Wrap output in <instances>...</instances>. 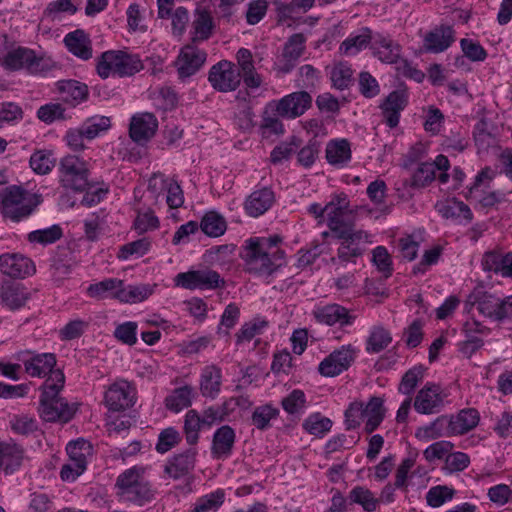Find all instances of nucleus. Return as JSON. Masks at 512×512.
I'll list each match as a JSON object with an SVG mask.
<instances>
[{"mask_svg": "<svg viewBox=\"0 0 512 512\" xmlns=\"http://www.w3.org/2000/svg\"><path fill=\"white\" fill-rule=\"evenodd\" d=\"M392 342V335L383 326H374L366 340L368 353H379L386 349Z\"/></svg>", "mask_w": 512, "mask_h": 512, "instance_id": "40", "label": "nucleus"}, {"mask_svg": "<svg viewBox=\"0 0 512 512\" xmlns=\"http://www.w3.org/2000/svg\"><path fill=\"white\" fill-rule=\"evenodd\" d=\"M306 38L302 33L290 36L284 45L282 56L285 64L281 67L282 72L288 73L295 65V62L302 56L305 49Z\"/></svg>", "mask_w": 512, "mask_h": 512, "instance_id": "33", "label": "nucleus"}, {"mask_svg": "<svg viewBox=\"0 0 512 512\" xmlns=\"http://www.w3.org/2000/svg\"><path fill=\"white\" fill-rule=\"evenodd\" d=\"M355 358V349L351 345L335 350L319 364V372L326 377H334L347 370Z\"/></svg>", "mask_w": 512, "mask_h": 512, "instance_id": "15", "label": "nucleus"}, {"mask_svg": "<svg viewBox=\"0 0 512 512\" xmlns=\"http://www.w3.org/2000/svg\"><path fill=\"white\" fill-rule=\"evenodd\" d=\"M436 178L434 165L424 162L418 165L410 179L400 180L397 185V191L401 197L410 198L413 196V190L424 188L430 185Z\"/></svg>", "mask_w": 512, "mask_h": 512, "instance_id": "14", "label": "nucleus"}, {"mask_svg": "<svg viewBox=\"0 0 512 512\" xmlns=\"http://www.w3.org/2000/svg\"><path fill=\"white\" fill-rule=\"evenodd\" d=\"M115 489L121 501L138 506L153 501L156 496V490L146 476V468L142 466H133L120 473Z\"/></svg>", "mask_w": 512, "mask_h": 512, "instance_id": "3", "label": "nucleus"}, {"mask_svg": "<svg viewBox=\"0 0 512 512\" xmlns=\"http://www.w3.org/2000/svg\"><path fill=\"white\" fill-rule=\"evenodd\" d=\"M222 372L216 365L206 366L201 374L200 391L203 396L215 398L221 388Z\"/></svg>", "mask_w": 512, "mask_h": 512, "instance_id": "35", "label": "nucleus"}, {"mask_svg": "<svg viewBox=\"0 0 512 512\" xmlns=\"http://www.w3.org/2000/svg\"><path fill=\"white\" fill-rule=\"evenodd\" d=\"M443 403L444 395L440 386L428 383L418 391L414 400V408L421 414H433L440 411Z\"/></svg>", "mask_w": 512, "mask_h": 512, "instance_id": "18", "label": "nucleus"}, {"mask_svg": "<svg viewBox=\"0 0 512 512\" xmlns=\"http://www.w3.org/2000/svg\"><path fill=\"white\" fill-rule=\"evenodd\" d=\"M180 440V434L176 429L172 427L166 428L159 434L156 450L159 453H166L175 447Z\"/></svg>", "mask_w": 512, "mask_h": 512, "instance_id": "60", "label": "nucleus"}, {"mask_svg": "<svg viewBox=\"0 0 512 512\" xmlns=\"http://www.w3.org/2000/svg\"><path fill=\"white\" fill-rule=\"evenodd\" d=\"M200 415L195 410H189L185 415L184 432L189 445H195L199 439V431L203 426Z\"/></svg>", "mask_w": 512, "mask_h": 512, "instance_id": "51", "label": "nucleus"}, {"mask_svg": "<svg viewBox=\"0 0 512 512\" xmlns=\"http://www.w3.org/2000/svg\"><path fill=\"white\" fill-rule=\"evenodd\" d=\"M313 316L318 323L329 326L339 324L340 326L350 325L355 320V316L349 313V310L339 304H329L318 307L313 311Z\"/></svg>", "mask_w": 512, "mask_h": 512, "instance_id": "22", "label": "nucleus"}, {"mask_svg": "<svg viewBox=\"0 0 512 512\" xmlns=\"http://www.w3.org/2000/svg\"><path fill=\"white\" fill-rule=\"evenodd\" d=\"M25 372L31 377H45L51 375L57 369L56 357L52 353L35 354L27 360H24Z\"/></svg>", "mask_w": 512, "mask_h": 512, "instance_id": "30", "label": "nucleus"}, {"mask_svg": "<svg viewBox=\"0 0 512 512\" xmlns=\"http://www.w3.org/2000/svg\"><path fill=\"white\" fill-rule=\"evenodd\" d=\"M63 235L62 229L59 225H52L45 229H39L30 232L27 235V240L30 243H38L41 245H48L58 241Z\"/></svg>", "mask_w": 512, "mask_h": 512, "instance_id": "49", "label": "nucleus"}, {"mask_svg": "<svg viewBox=\"0 0 512 512\" xmlns=\"http://www.w3.org/2000/svg\"><path fill=\"white\" fill-rule=\"evenodd\" d=\"M192 402V388L183 386L177 388L173 393L166 398V407L174 412H179L184 408L191 405Z\"/></svg>", "mask_w": 512, "mask_h": 512, "instance_id": "48", "label": "nucleus"}, {"mask_svg": "<svg viewBox=\"0 0 512 512\" xmlns=\"http://www.w3.org/2000/svg\"><path fill=\"white\" fill-rule=\"evenodd\" d=\"M152 294V289L147 285H130L128 287H120L114 293V298L121 302L137 303L147 299Z\"/></svg>", "mask_w": 512, "mask_h": 512, "instance_id": "41", "label": "nucleus"}, {"mask_svg": "<svg viewBox=\"0 0 512 512\" xmlns=\"http://www.w3.org/2000/svg\"><path fill=\"white\" fill-rule=\"evenodd\" d=\"M350 143L346 139L332 140L326 147V159L329 164L342 167L351 160Z\"/></svg>", "mask_w": 512, "mask_h": 512, "instance_id": "36", "label": "nucleus"}, {"mask_svg": "<svg viewBox=\"0 0 512 512\" xmlns=\"http://www.w3.org/2000/svg\"><path fill=\"white\" fill-rule=\"evenodd\" d=\"M151 248V241L148 237H143L136 241H132L122 245L117 254L118 259L127 260L131 256L142 257Z\"/></svg>", "mask_w": 512, "mask_h": 512, "instance_id": "50", "label": "nucleus"}, {"mask_svg": "<svg viewBox=\"0 0 512 512\" xmlns=\"http://www.w3.org/2000/svg\"><path fill=\"white\" fill-rule=\"evenodd\" d=\"M306 398L303 391L295 389L282 400L283 409L289 414H295L305 407Z\"/></svg>", "mask_w": 512, "mask_h": 512, "instance_id": "63", "label": "nucleus"}, {"mask_svg": "<svg viewBox=\"0 0 512 512\" xmlns=\"http://www.w3.org/2000/svg\"><path fill=\"white\" fill-rule=\"evenodd\" d=\"M60 182L63 187L83 192L89 187V169L86 161L76 155H66L59 164Z\"/></svg>", "mask_w": 512, "mask_h": 512, "instance_id": "6", "label": "nucleus"}, {"mask_svg": "<svg viewBox=\"0 0 512 512\" xmlns=\"http://www.w3.org/2000/svg\"><path fill=\"white\" fill-rule=\"evenodd\" d=\"M479 420L478 411L474 408H467L455 415L438 417L430 425L420 428L417 435L423 433L424 436L431 439L463 435L474 429Z\"/></svg>", "mask_w": 512, "mask_h": 512, "instance_id": "5", "label": "nucleus"}, {"mask_svg": "<svg viewBox=\"0 0 512 512\" xmlns=\"http://www.w3.org/2000/svg\"><path fill=\"white\" fill-rule=\"evenodd\" d=\"M25 459L24 448L13 440L0 441V470L6 474L18 470Z\"/></svg>", "mask_w": 512, "mask_h": 512, "instance_id": "24", "label": "nucleus"}, {"mask_svg": "<svg viewBox=\"0 0 512 512\" xmlns=\"http://www.w3.org/2000/svg\"><path fill=\"white\" fill-rule=\"evenodd\" d=\"M134 387L126 380L111 384L105 392V404L109 410L119 412L132 407L135 403Z\"/></svg>", "mask_w": 512, "mask_h": 512, "instance_id": "11", "label": "nucleus"}, {"mask_svg": "<svg viewBox=\"0 0 512 512\" xmlns=\"http://www.w3.org/2000/svg\"><path fill=\"white\" fill-rule=\"evenodd\" d=\"M268 3L266 0H254L248 4L246 21L250 25L259 23L266 15Z\"/></svg>", "mask_w": 512, "mask_h": 512, "instance_id": "64", "label": "nucleus"}, {"mask_svg": "<svg viewBox=\"0 0 512 512\" xmlns=\"http://www.w3.org/2000/svg\"><path fill=\"white\" fill-rule=\"evenodd\" d=\"M407 105V95L404 90L391 92L381 105L385 123L394 128L399 123L400 112Z\"/></svg>", "mask_w": 512, "mask_h": 512, "instance_id": "25", "label": "nucleus"}, {"mask_svg": "<svg viewBox=\"0 0 512 512\" xmlns=\"http://www.w3.org/2000/svg\"><path fill=\"white\" fill-rule=\"evenodd\" d=\"M500 298L485 291H474L466 302L468 312L476 310L479 315L495 322H500Z\"/></svg>", "mask_w": 512, "mask_h": 512, "instance_id": "12", "label": "nucleus"}, {"mask_svg": "<svg viewBox=\"0 0 512 512\" xmlns=\"http://www.w3.org/2000/svg\"><path fill=\"white\" fill-rule=\"evenodd\" d=\"M0 271L11 278H25L35 272V266L22 254L6 253L0 256Z\"/></svg>", "mask_w": 512, "mask_h": 512, "instance_id": "19", "label": "nucleus"}, {"mask_svg": "<svg viewBox=\"0 0 512 512\" xmlns=\"http://www.w3.org/2000/svg\"><path fill=\"white\" fill-rule=\"evenodd\" d=\"M133 226L139 234H143L149 230L157 229L159 219L152 210L148 209L137 214Z\"/></svg>", "mask_w": 512, "mask_h": 512, "instance_id": "59", "label": "nucleus"}, {"mask_svg": "<svg viewBox=\"0 0 512 512\" xmlns=\"http://www.w3.org/2000/svg\"><path fill=\"white\" fill-rule=\"evenodd\" d=\"M455 41V30L451 25L441 24L428 31L423 38V49L429 53H441Z\"/></svg>", "mask_w": 512, "mask_h": 512, "instance_id": "17", "label": "nucleus"}, {"mask_svg": "<svg viewBox=\"0 0 512 512\" xmlns=\"http://www.w3.org/2000/svg\"><path fill=\"white\" fill-rule=\"evenodd\" d=\"M386 409L381 397H371L364 406V418H366L365 431L370 434L378 428L385 417Z\"/></svg>", "mask_w": 512, "mask_h": 512, "instance_id": "37", "label": "nucleus"}, {"mask_svg": "<svg viewBox=\"0 0 512 512\" xmlns=\"http://www.w3.org/2000/svg\"><path fill=\"white\" fill-rule=\"evenodd\" d=\"M350 499L353 502L360 504L363 509L368 512L376 510L377 504L379 502V500L374 497L373 493L369 489L361 486H357L351 490Z\"/></svg>", "mask_w": 512, "mask_h": 512, "instance_id": "55", "label": "nucleus"}, {"mask_svg": "<svg viewBox=\"0 0 512 512\" xmlns=\"http://www.w3.org/2000/svg\"><path fill=\"white\" fill-rule=\"evenodd\" d=\"M357 209L350 207V201L345 193L332 196L326 204L327 225L333 234L354 224L350 219Z\"/></svg>", "mask_w": 512, "mask_h": 512, "instance_id": "9", "label": "nucleus"}, {"mask_svg": "<svg viewBox=\"0 0 512 512\" xmlns=\"http://www.w3.org/2000/svg\"><path fill=\"white\" fill-rule=\"evenodd\" d=\"M279 415V410L266 404L257 407L252 414V424L260 430L266 429L270 421Z\"/></svg>", "mask_w": 512, "mask_h": 512, "instance_id": "54", "label": "nucleus"}, {"mask_svg": "<svg viewBox=\"0 0 512 512\" xmlns=\"http://www.w3.org/2000/svg\"><path fill=\"white\" fill-rule=\"evenodd\" d=\"M57 90L64 102L79 104L88 97V87L76 80H62L57 83Z\"/></svg>", "mask_w": 512, "mask_h": 512, "instance_id": "34", "label": "nucleus"}, {"mask_svg": "<svg viewBox=\"0 0 512 512\" xmlns=\"http://www.w3.org/2000/svg\"><path fill=\"white\" fill-rule=\"evenodd\" d=\"M200 227L206 235L218 237L225 233L227 225L222 215L215 211H210L202 218Z\"/></svg>", "mask_w": 512, "mask_h": 512, "instance_id": "43", "label": "nucleus"}, {"mask_svg": "<svg viewBox=\"0 0 512 512\" xmlns=\"http://www.w3.org/2000/svg\"><path fill=\"white\" fill-rule=\"evenodd\" d=\"M303 427L312 435L322 436L331 429L332 422L329 418L323 417L320 414H313L304 421Z\"/></svg>", "mask_w": 512, "mask_h": 512, "instance_id": "56", "label": "nucleus"}, {"mask_svg": "<svg viewBox=\"0 0 512 512\" xmlns=\"http://www.w3.org/2000/svg\"><path fill=\"white\" fill-rule=\"evenodd\" d=\"M435 208L445 219H452L459 223H470L473 219V213L469 206L456 198L437 202Z\"/></svg>", "mask_w": 512, "mask_h": 512, "instance_id": "27", "label": "nucleus"}, {"mask_svg": "<svg viewBox=\"0 0 512 512\" xmlns=\"http://www.w3.org/2000/svg\"><path fill=\"white\" fill-rule=\"evenodd\" d=\"M68 460L87 465V459L92 455L91 444L84 440L78 439L70 442L67 447Z\"/></svg>", "mask_w": 512, "mask_h": 512, "instance_id": "52", "label": "nucleus"}, {"mask_svg": "<svg viewBox=\"0 0 512 512\" xmlns=\"http://www.w3.org/2000/svg\"><path fill=\"white\" fill-rule=\"evenodd\" d=\"M312 106V96L307 91L290 93L277 101L275 110L283 118L295 119Z\"/></svg>", "mask_w": 512, "mask_h": 512, "instance_id": "13", "label": "nucleus"}, {"mask_svg": "<svg viewBox=\"0 0 512 512\" xmlns=\"http://www.w3.org/2000/svg\"><path fill=\"white\" fill-rule=\"evenodd\" d=\"M341 240L337 257L342 262H354L365 251V245L370 243L369 234L364 230H355L354 224L334 234Z\"/></svg>", "mask_w": 512, "mask_h": 512, "instance_id": "7", "label": "nucleus"}, {"mask_svg": "<svg viewBox=\"0 0 512 512\" xmlns=\"http://www.w3.org/2000/svg\"><path fill=\"white\" fill-rule=\"evenodd\" d=\"M30 297L31 294L27 288L19 283H6L0 287L1 304L10 310L25 306Z\"/></svg>", "mask_w": 512, "mask_h": 512, "instance_id": "28", "label": "nucleus"}, {"mask_svg": "<svg viewBox=\"0 0 512 512\" xmlns=\"http://www.w3.org/2000/svg\"><path fill=\"white\" fill-rule=\"evenodd\" d=\"M174 281L176 286L188 290H214L225 286L224 278L217 271L210 268L179 273Z\"/></svg>", "mask_w": 512, "mask_h": 512, "instance_id": "8", "label": "nucleus"}, {"mask_svg": "<svg viewBox=\"0 0 512 512\" xmlns=\"http://www.w3.org/2000/svg\"><path fill=\"white\" fill-rule=\"evenodd\" d=\"M121 286H123V281L109 278L99 283L91 284L87 288V293L90 297L96 299H103L109 296L114 298L115 291H117Z\"/></svg>", "mask_w": 512, "mask_h": 512, "instance_id": "46", "label": "nucleus"}, {"mask_svg": "<svg viewBox=\"0 0 512 512\" xmlns=\"http://www.w3.org/2000/svg\"><path fill=\"white\" fill-rule=\"evenodd\" d=\"M274 203V193L269 188L252 192L245 201V211L252 217L264 214Z\"/></svg>", "mask_w": 512, "mask_h": 512, "instance_id": "31", "label": "nucleus"}, {"mask_svg": "<svg viewBox=\"0 0 512 512\" xmlns=\"http://www.w3.org/2000/svg\"><path fill=\"white\" fill-rule=\"evenodd\" d=\"M64 43L69 52L82 60H88L92 57V43L89 36L81 29L68 33L64 38Z\"/></svg>", "mask_w": 512, "mask_h": 512, "instance_id": "32", "label": "nucleus"}, {"mask_svg": "<svg viewBox=\"0 0 512 512\" xmlns=\"http://www.w3.org/2000/svg\"><path fill=\"white\" fill-rule=\"evenodd\" d=\"M456 494V490L447 485H437L431 487L426 494L427 505L433 508L440 507L446 502L451 501Z\"/></svg>", "mask_w": 512, "mask_h": 512, "instance_id": "47", "label": "nucleus"}, {"mask_svg": "<svg viewBox=\"0 0 512 512\" xmlns=\"http://www.w3.org/2000/svg\"><path fill=\"white\" fill-rule=\"evenodd\" d=\"M423 379V370L421 367H413L402 377L398 390L402 394H411L419 382Z\"/></svg>", "mask_w": 512, "mask_h": 512, "instance_id": "58", "label": "nucleus"}, {"mask_svg": "<svg viewBox=\"0 0 512 512\" xmlns=\"http://www.w3.org/2000/svg\"><path fill=\"white\" fill-rule=\"evenodd\" d=\"M197 450L189 448L175 455L164 467V473L174 480L188 476L195 468Z\"/></svg>", "mask_w": 512, "mask_h": 512, "instance_id": "21", "label": "nucleus"}, {"mask_svg": "<svg viewBox=\"0 0 512 512\" xmlns=\"http://www.w3.org/2000/svg\"><path fill=\"white\" fill-rule=\"evenodd\" d=\"M41 202L40 195L22 186H7L0 191V214L4 220L20 223L28 219Z\"/></svg>", "mask_w": 512, "mask_h": 512, "instance_id": "4", "label": "nucleus"}, {"mask_svg": "<svg viewBox=\"0 0 512 512\" xmlns=\"http://www.w3.org/2000/svg\"><path fill=\"white\" fill-rule=\"evenodd\" d=\"M280 242L278 235L249 239L243 254L246 270L260 275L272 274L284 262Z\"/></svg>", "mask_w": 512, "mask_h": 512, "instance_id": "1", "label": "nucleus"}, {"mask_svg": "<svg viewBox=\"0 0 512 512\" xmlns=\"http://www.w3.org/2000/svg\"><path fill=\"white\" fill-rule=\"evenodd\" d=\"M137 327V323L132 321L120 324L115 328L114 337L123 344L132 346L137 341Z\"/></svg>", "mask_w": 512, "mask_h": 512, "instance_id": "62", "label": "nucleus"}, {"mask_svg": "<svg viewBox=\"0 0 512 512\" xmlns=\"http://www.w3.org/2000/svg\"><path fill=\"white\" fill-rule=\"evenodd\" d=\"M315 2L316 0H292L290 3H283L275 0L278 21L285 23L287 20L292 19L293 14L296 12L306 13L314 6Z\"/></svg>", "mask_w": 512, "mask_h": 512, "instance_id": "39", "label": "nucleus"}, {"mask_svg": "<svg viewBox=\"0 0 512 512\" xmlns=\"http://www.w3.org/2000/svg\"><path fill=\"white\" fill-rule=\"evenodd\" d=\"M224 498L222 490L208 493L198 498L189 512H216L224 503Z\"/></svg>", "mask_w": 512, "mask_h": 512, "instance_id": "42", "label": "nucleus"}, {"mask_svg": "<svg viewBox=\"0 0 512 512\" xmlns=\"http://www.w3.org/2000/svg\"><path fill=\"white\" fill-rule=\"evenodd\" d=\"M158 127L156 117L151 113H142L132 117L129 134L137 143L147 142L154 136Z\"/></svg>", "mask_w": 512, "mask_h": 512, "instance_id": "23", "label": "nucleus"}, {"mask_svg": "<svg viewBox=\"0 0 512 512\" xmlns=\"http://www.w3.org/2000/svg\"><path fill=\"white\" fill-rule=\"evenodd\" d=\"M207 54L193 45L184 46L176 61L175 66L180 78H188L194 75L205 63Z\"/></svg>", "mask_w": 512, "mask_h": 512, "instance_id": "16", "label": "nucleus"}, {"mask_svg": "<svg viewBox=\"0 0 512 512\" xmlns=\"http://www.w3.org/2000/svg\"><path fill=\"white\" fill-rule=\"evenodd\" d=\"M213 27V18L210 12L206 10H197L193 21V41L207 40L212 34Z\"/></svg>", "mask_w": 512, "mask_h": 512, "instance_id": "44", "label": "nucleus"}, {"mask_svg": "<svg viewBox=\"0 0 512 512\" xmlns=\"http://www.w3.org/2000/svg\"><path fill=\"white\" fill-rule=\"evenodd\" d=\"M30 166L38 174H47L54 167V160L51 153L37 151L30 158Z\"/></svg>", "mask_w": 512, "mask_h": 512, "instance_id": "61", "label": "nucleus"}, {"mask_svg": "<svg viewBox=\"0 0 512 512\" xmlns=\"http://www.w3.org/2000/svg\"><path fill=\"white\" fill-rule=\"evenodd\" d=\"M42 59L37 58L35 53L26 48H17L9 51L3 58L2 65L10 70L27 69L31 73L41 70Z\"/></svg>", "mask_w": 512, "mask_h": 512, "instance_id": "20", "label": "nucleus"}, {"mask_svg": "<svg viewBox=\"0 0 512 512\" xmlns=\"http://www.w3.org/2000/svg\"><path fill=\"white\" fill-rule=\"evenodd\" d=\"M240 80L243 79L247 88L256 89L262 84V77L256 72L253 56L250 50L241 48L236 54Z\"/></svg>", "mask_w": 512, "mask_h": 512, "instance_id": "26", "label": "nucleus"}, {"mask_svg": "<svg viewBox=\"0 0 512 512\" xmlns=\"http://www.w3.org/2000/svg\"><path fill=\"white\" fill-rule=\"evenodd\" d=\"M208 81L219 92L234 91L241 83L236 66L227 60H221L210 68Z\"/></svg>", "mask_w": 512, "mask_h": 512, "instance_id": "10", "label": "nucleus"}, {"mask_svg": "<svg viewBox=\"0 0 512 512\" xmlns=\"http://www.w3.org/2000/svg\"><path fill=\"white\" fill-rule=\"evenodd\" d=\"M235 443V432L228 426L224 425L218 428L212 439L211 452L215 459H226L232 454Z\"/></svg>", "mask_w": 512, "mask_h": 512, "instance_id": "29", "label": "nucleus"}, {"mask_svg": "<svg viewBox=\"0 0 512 512\" xmlns=\"http://www.w3.org/2000/svg\"><path fill=\"white\" fill-rule=\"evenodd\" d=\"M64 383L61 370H56L45 380L40 399V415L45 421L68 422L73 417L76 409L60 396Z\"/></svg>", "mask_w": 512, "mask_h": 512, "instance_id": "2", "label": "nucleus"}, {"mask_svg": "<svg viewBox=\"0 0 512 512\" xmlns=\"http://www.w3.org/2000/svg\"><path fill=\"white\" fill-rule=\"evenodd\" d=\"M115 74L120 77L132 76L142 68V62L138 56L121 50H114Z\"/></svg>", "mask_w": 512, "mask_h": 512, "instance_id": "38", "label": "nucleus"}, {"mask_svg": "<svg viewBox=\"0 0 512 512\" xmlns=\"http://www.w3.org/2000/svg\"><path fill=\"white\" fill-rule=\"evenodd\" d=\"M352 74L353 72L348 65L344 63L335 65L331 71L333 86L340 90L347 88L352 81Z\"/></svg>", "mask_w": 512, "mask_h": 512, "instance_id": "57", "label": "nucleus"}, {"mask_svg": "<svg viewBox=\"0 0 512 512\" xmlns=\"http://www.w3.org/2000/svg\"><path fill=\"white\" fill-rule=\"evenodd\" d=\"M110 126V118L96 115L88 118L81 128L83 129V133L86 134V139L91 140L97 137L101 132L108 130Z\"/></svg>", "mask_w": 512, "mask_h": 512, "instance_id": "53", "label": "nucleus"}, {"mask_svg": "<svg viewBox=\"0 0 512 512\" xmlns=\"http://www.w3.org/2000/svg\"><path fill=\"white\" fill-rule=\"evenodd\" d=\"M372 39V32L369 28H364L362 33L350 36L340 45V52L345 55H354L365 48Z\"/></svg>", "mask_w": 512, "mask_h": 512, "instance_id": "45", "label": "nucleus"}]
</instances>
